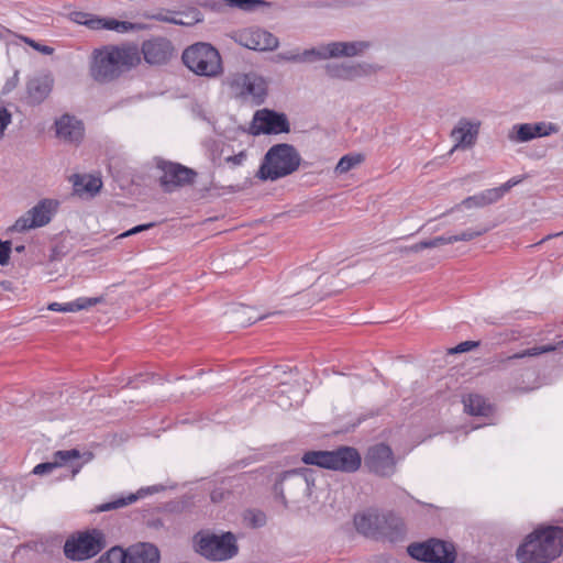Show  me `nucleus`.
<instances>
[{
    "mask_svg": "<svg viewBox=\"0 0 563 563\" xmlns=\"http://www.w3.org/2000/svg\"><path fill=\"white\" fill-rule=\"evenodd\" d=\"M201 5L212 11L238 8L245 12H253L261 8L269 7L271 3L265 0H207Z\"/></svg>",
    "mask_w": 563,
    "mask_h": 563,
    "instance_id": "obj_25",
    "label": "nucleus"
},
{
    "mask_svg": "<svg viewBox=\"0 0 563 563\" xmlns=\"http://www.w3.org/2000/svg\"><path fill=\"white\" fill-rule=\"evenodd\" d=\"M141 51L147 64L162 65L170 58L174 47L169 40L154 37L144 41Z\"/></svg>",
    "mask_w": 563,
    "mask_h": 563,
    "instance_id": "obj_16",
    "label": "nucleus"
},
{
    "mask_svg": "<svg viewBox=\"0 0 563 563\" xmlns=\"http://www.w3.org/2000/svg\"><path fill=\"white\" fill-rule=\"evenodd\" d=\"M163 486H159V485H154V486H148V487H145V488H141L136 494H130L128 497H121V498H118L113 501H109V503H104V504H101L97 507V511L98 512H104V511H109V510H113V509H119V508H122L124 506H128L134 501H136L139 498L147 495V494H153V493H157V492H161L163 490Z\"/></svg>",
    "mask_w": 563,
    "mask_h": 563,
    "instance_id": "obj_27",
    "label": "nucleus"
},
{
    "mask_svg": "<svg viewBox=\"0 0 563 563\" xmlns=\"http://www.w3.org/2000/svg\"><path fill=\"white\" fill-rule=\"evenodd\" d=\"M93 459V453L86 451L81 453L77 449L59 450L53 454V461L37 464L33 468L35 475H46L57 467L68 466L71 472V477H75L85 464Z\"/></svg>",
    "mask_w": 563,
    "mask_h": 563,
    "instance_id": "obj_9",
    "label": "nucleus"
},
{
    "mask_svg": "<svg viewBox=\"0 0 563 563\" xmlns=\"http://www.w3.org/2000/svg\"><path fill=\"white\" fill-rule=\"evenodd\" d=\"M102 181L98 177L93 176H80L76 175L74 180V190L77 194L87 192L90 196H95L100 191Z\"/></svg>",
    "mask_w": 563,
    "mask_h": 563,
    "instance_id": "obj_31",
    "label": "nucleus"
},
{
    "mask_svg": "<svg viewBox=\"0 0 563 563\" xmlns=\"http://www.w3.org/2000/svg\"><path fill=\"white\" fill-rule=\"evenodd\" d=\"M58 202L53 199H42L23 216L18 218L10 228L13 232H25L30 229L41 228L48 224L56 213Z\"/></svg>",
    "mask_w": 563,
    "mask_h": 563,
    "instance_id": "obj_12",
    "label": "nucleus"
},
{
    "mask_svg": "<svg viewBox=\"0 0 563 563\" xmlns=\"http://www.w3.org/2000/svg\"><path fill=\"white\" fill-rule=\"evenodd\" d=\"M153 227H155L154 222L139 224V225H135L132 229L123 232L122 234H120L119 238H126V236H130V235H134L136 233H140V232L146 231L148 229H152Z\"/></svg>",
    "mask_w": 563,
    "mask_h": 563,
    "instance_id": "obj_52",
    "label": "nucleus"
},
{
    "mask_svg": "<svg viewBox=\"0 0 563 563\" xmlns=\"http://www.w3.org/2000/svg\"><path fill=\"white\" fill-rule=\"evenodd\" d=\"M301 163V156L291 144L273 145L265 154L256 176L261 180H277L296 172Z\"/></svg>",
    "mask_w": 563,
    "mask_h": 563,
    "instance_id": "obj_3",
    "label": "nucleus"
},
{
    "mask_svg": "<svg viewBox=\"0 0 563 563\" xmlns=\"http://www.w3.org/2000/svg\"><path fill=\"white\" fill-rule=\"evenodd\" d=\"M324 71L330 78L340 80H354L366 74L363 65L352 63H328Z\"/></svg>",
    "mask_w": 563,
    "mask_h": 563,
    "instance_id": "obj_24",
    "label": "nucleus"
},
{
    "mask_svg": "<svg viewBox=\"0 0 563 563\" xmlns=\"http://www.w3.org/2000/svg\"><path fill=\"white\" fill-rule=\"evenodd\" d=\"M24 250H25V245H23V244L15 245V247H14V251L16 253H22V252H24Z\"/></svg>",
    "mask_w": 563,
    "mask_h": 563,
    "instance_id": "obj_59",
    "label": "nucleus"
},
{
    "mask_svg": "<svg viewBox=\"0 0 563 563\" xmlns=\"http://www.w3.org/2000/svg\"><path fill=\"white\" fill-rule=\"evenodd\" d=\"M363 161V156L361 154L354 155H344L340 158L335 166L336 174H345L358 165Z\"/></svg>",
    "mask_w": 563,
    "mask_h": 563,
    "instance_id": "obj_37",
    "label": "nucleus"
},
{
    "mask_svg": "<svg viewBox=\"0 0 563 563\" xmlns=\"http://www.w3.org/2000/svg\"><path fill=\"white\" fill-rule=\"evenodd\" d=\"M423 242H424L423 245L426 246V249H432V247H438L441 245L452 244L451 235L435 236L430 240H424Z\"/></svg>",
    "mask_w": 563,
    "mask_h": 563,
    "instance_id": "obj_47",
    "label": "nucleus"
},
{
    "mask_svg": "<svg viewBox=\"0 0 563 563\" xmlns=\"http://www.w3.org/2000/svg\"><path fill=\"white\" fill-rule=\"evenodd\" d=\"M508 139L517 143H526L533 140L532 123L515 124L508 134Z\"/></svg>",
    "mask_w": 563,
    "mask_h": 563,
    "instance_id": "obj_36",
    "label": "nucleus"
},
{
    "mask_svg": "<svg viewBox=\"0 0 563 563\" xmlns=\"http://www.w3.org/2000/svg\"><path fill=\"white\" fill-rule=\"evenodd\" d=\"M280 311H274L269 313V316L280 314ZM268 317L266 316H254V310L252 308L245 307V306H239L230 311V318L235 321L240 327H247L252 323L256 322L257 320H262L264 318Z\"/></svg>",
    "mask_w": 563,
    "mask_h": 563,
    "instance_id": "obj_29",
    "label": "nucleus"
},
{
    "mask_svg": "<svg viewBox=\"0 0 563 563\" xmlns=\"http://www.w3.org/2000/svg\"><path fill=\"white\" fill-rule=\"evenodd\" d=\"M498 201V195L497 191L492 189H486L477 195L470 196L465 198L462 201V205L465 208H473V207H485L487 205L494 203Z\"/></svg>",
    "mask_w": 563,
    "mask_h": 563,
    "instance_id": "obj_33",
    "label": "nucleus"
},
{
    "mask_svg": "<svg viewBox=\"0 0 563 563\" xmlns=\"http://www.w3.org/2000/svg\"><path fill=\"white\" fill-rule=\"evenodd\" d=\"M296 471H298L300 473L301 477L305 479L303 492H309L311 486L314 485L313 471L306 468V467L296 468Z\"/></svg>",
    "mask_w": 563,
    "mask_h": 563,
    "instance_id": "obj_48",
    "label": "nucleus"
},
{
    "mask_svg": "<svg viewBox=\"0 0 563 563\" xmlns=\"http://www.w3.org/2000/svg\"><path fill=\"white\" fill-rule=\"evenodd\" d=\"M278 58L286 62L300 63L299 52L288 51L278 54Z\"/></svg>",
    "mask_w": 563,
    "mask_h": 563,
    "instance_id": "obj_54",
    "label": "nucleus"
},
{
    "mask_svg": "<svg viewBox=\"0 0 563 563\" xmlns=\"http://www.w3.org/2000/svg\"><path fill=\"white\" fill-rule=\"evenodd\" d=\"M95 563H124V555L121 547H112L103 553Z\"/></svg>",
    "mask_w": 563,
    "mask_h": 563,
    "instance_id": "obj_40",
    "label": "nucleus"
},
{
    "mask_svg": "<svg viewBox=\"0 0 563 563\" xmlns=\"http://www.w3.org/2000/svg\"><path fill=\"white\" fill-rule=\"evenodd\" d=\"M243 519L251 528H261L266 525V515L258 509H249L244 512Z\"/></svg>",
    "mask_w": 563,
    "mask_h": 563,
    "instance_id": "obj_38",
    "label": "nucleus"
},
{
    "mask_svg": "<svg viewBox=\"0 0 563 563\" xmlns=\"http://www.w3.org/2000/svg\"><path fill=\"white\" fill-rule=\"evenodd\" d=\"M159 20L176 25L191 26L201 22L203 15L197 8H189L184 12H177L174 16H162Z\"/></svg>",
    "mask_w": 563,
    "mask_h": 563,
    "instance_id": "obj_30",
    "label": "nucleus"
},
{
    "mask_svg": "<svg viewBox=\"0 0 563 563\" xmlns=\"http://www.w3.org/2000/svg\"><path fill=\"white\" fill-rule=\"evenodd\" d=\"M331 451H308L301 460L305 464L331 470Z\"/></svg>",
    "mask_w": 563,
    "mask_h": 563,
    "instance_id": "obj_35",
    "label": "nucleus"
},
{
    "mask_svg": "<svg viewBox=\"0 0 563 563\" xmlns=\"http://www.w3.org/2000/svg\"><path fill=\"white\" fill-rule=\"evenodd\" d=\"M12 115L7 108L0 106V137L3 136L4 130L11 123Z\"/></svg>",
    "mask_w": 563,
    "mask_h": 563,
    "instance_id": "obj_49",
    "label": "nucleus"
},
{
    "mask_svg": "<svg viewBox=\"0 0 563 563\" xmlns=\"http://www.w3.org/2000/svg\"><path fill=\"white\" fill-rule=\"evenodd\" d=\"M560 235H563V231L558 232V233L548 234L547 236H544L540 242L536 243L534 245L542 244L543 242L549 241V240L560 236Z\"/></svg>",
    "mask_w": 563,
    "mask_h": 563,
    "instance_id": "obj_58",
    "label": "nucleus"
},
{
    "mask_svg": "<svg viewBox=\"0 0 563 563\" xmlns=\"http://www.w3.org/2000/svg\"><path fill=\"white\" fill-rule=\"evenodd\" d=\"M241 44L254 51H273L278 46V38L263 29H250L241 34Z\"/></svg>",
    "mask_w": 563,
    "mask_h": 563,
    "instance_id": "obj_20",
    "label": "nucleus"
},
{
    "mask_svg": "<svg viewBox=\"0 0 563 563\" xmlns=\"http://www.w3.org/2000/svg\"><path fill=\"white\" fill-rule=\"evenodd\" d=\"M106 545L104 533L92 529L69 537L64 544V554L70 561H85L96 556Z\"/></svg>",
    "mask_w": 563,
    "mask_h": 563,
    "instance_id": "obj_5",
    "label": "nucleus"
},
{
    "mask_svg": "<svg viewBox=\"0 0 563 563\" xmlns=\"http://www.w3.org/2000/svg\"><path fill=\"white\" fill-rule=\"evenodd\" d=\"M156 168L161 172L158 183L165 192H173L177 188L192 185L197 172L180 163L156 158Z\"/></svg>",
    "mask_w": 563,
    "mask_h": 563,
    "instance_id": "obj_8",
    "label": "nucleus"
},
{
    "mask_svg": "<svg viewBox=\"0 0 563 563\" xmlns=\"http://www.w3.org/2000/svg\"><path fill=\"white\" fill-rule=\"evenodd\" d=\"M563 552V528L540 527L530 532L516 550L519 563H550Z\"/></svg>",
    "mask_w": 563,
    "mask_h": 563,
    "instance_id": "obj_1",
    "label": "nucleus"
},
{
    "mask_svg": "<svg viewBox=\"0 0 563 563\" xmlns=\"http://www.w3.org/2000/svg\"><path fill=\"white\" fill-rule=\"evenodd\" d=\"M56 136L68 143H79L84 137V123L75 115L63 114L55 121Z\"/></svg>",
    "mask_w": 563,
    "mask_h": 563,
    "instance_id": "obj_18",
    "label": "nucleus"
},
{
    "mask_svg": "<svg viewBox=\"0 0 563 563\" xmlns=\"http://www.w3.org/2000/svg\"><path fill=\"white\" fill-rule=\"evenodd\" d=\"M365 46L366 44L362 42H332L299 53L300 63H313L341 56L352 57L357 55Z\"/></svg>",
    "mask_w": 563,
    "mask_h": 563,
    "instance_id": "obj_11",
    "label": "nucleus"
},
{
    "mask_svg": "<svg viewBox=\"0 0 563 563\" xmlns=\"http://www.w3.org/2000/svg\"><path fill=\"white\" fill-rule=\"evenodd\" d=\"M143 26L137 23H132L129 21H119L117 19L110 18L108 22V30L115 31L118 33H128L130 31L141 30Z\"/></svg>",
    "mask_w": 563,
    "mask_h": 563,
    "instance_id": "obj_39",
    "label": "nucleus"
},
{
    "mask_svg": "<svg viewBox=\"0 0 563 563\" xmlns=\"http://www.w3.org/2000/svg\"><path fill=\"white\" fill-rule=\"evenodd\" d=\"M561 90H563V82L561 84V87H560Z\"/></svg>",
    "mask_w": 563,
    "mask_h": 563,
    "instance_id": "obj_60",
    "label": "nucleus"
},
{
    "mask_svg": "<svg viewBox=\"0 0 563 563\" xmlns=\"http://www.w3.org/2000/svg\"><path fill=\"white\" fill-rule=\"evenodd\" d=\"M380 523L376 539H386L390 542H397L405 537V523L402 519L394 512H380Z\"/></svg>",
    "mask_w": 563,
    "mask_h": 563,
    "instance_id": "obj_21",
    "label": "nucleus"
},
{
    "mask_svg": "<svg viewBox=\"0 0 563 563\" xmlns=\"http://www.w3.org/2000/svg\"><path fill=\"white\" fill-rule=\"evenodd\" d=\"M379 515L380 512L376 510H367L363 514L355 515L354 526L356 530L366 537L376 539L377 527L380 523Z\"/></svg>",
    "mask_w": 563,
    "mask_h": 563,
    "instance_id": "obj_26",
    "label": "nucleus"
},
{
    "mask_svg": "<svg viewBox=\"0 0 563 563\" xmlns=\"http://www.w3.org/2000/svg\"><path fill=\"white\" fill-rule=\"evenodd\" d=\"M481 344L479 341H464L459 343L456 346L450 349L451 354L464 353L468 352L475 347H478Z\"/></svg>",
    "mask_w": 563,
    "mask_h": 563,
    "instance_id": "obj_46",
    "label": "nucleus"
},
{
    "mask_svg": "<svg viewBox=\"0 0 563 563\" xmlns=\"http://www.w3.org/2000/svg\"><path fill=\"white\" fill-rule=\"evenodd\" d=\"M181 59L190 71L200 77L214 78L223 73L221 55L209 43L190 45L183 52Z\"/></svg>",
    "mask_w": 563,
    "mask_h": 563,
    "instance_id": "obj_4",
    "label": "nucleus"
},
{
    "mask_svg": "<svg viewBox=\"0 0 563 563\" xmlns=\"http://www.w3.org/2000/svg\"><path fill=\"white\" fill-rule=\"evenodd\" d=\"M245 159H246V154H245V152L242 151L239 154L227 157L225 162L230 163L234 166H239V165H242Z\"/></svg>",
    "mask_w": 563,
    "mask_h": 563,
    "instance_id": "obj_55",
    "label": "nucleus"
},
{
    "mask_svg": "<svg viewBox=\"0 0 563 563\" xmlns=\"http://www.w3.org/2000/svg\"><path fill=\"white\" fill-rule=\"evenodd\" d=\"M479 122H471L465 118L460 119L451 132V136L456 141L453 150L457 147H472L476 142L479 132Z\"/></svg>",
    "mask_w": 563,
    "mask_h": 563,
    "instance_id": "obj_22",
    "label": "nucleus"
},
{
    "mask_svg": "<svg viewBox=\"0 0 563 563\" xmlns=\"http://www.w3.org/2000/svg\"><path fill=\"white\" fill-rule=\"evenodd\" d=\"M423 244H424V242H423V241H420V242H418V243H416V244H412V245H410V246H406V247L404 249V252H408V253H419V252H421L422 250H424V249H426V246H424Z\"/></svg>",
    "mask_w": 563,
    "mask_h": 563,
    "instance_id": "obj_57",
    "label": "nucleus"
},
{
    "mask_svg": "<svg viewBox=\"0 0 563 563\" xmlns=\"http://www.w3.org/2000/svg\"><path fill=\"white\" fill-rule=\"evenodd\" d=\"M109 20L110 18H99L90 14L85 25L90 30H108Z\"/></svg>",
    "mask_w": 563,
    "mask_h": 563,
    "instance_id": "obj_45",
    "label": "nucleus"
},
{
    "mask_svg": "<svg viewBox=\"0 0 563 563\" xmlns=\"http://www.w3.org/2000/svg\"><path fill=\"white\" fill-rule=\"evenodd\" d=\"M562 346H563V340L560 341L558 344H545V345H541V346H532V347L526 349L521 352L509 355L504 361L509 362L512 360H520V358H525V357H534V356H539L543 353L553 352Z\"/></svg>",
    "mask_w": 563,
    "mask_h": 563,
    "instance_id": "obj_34",
    "label": "nucleus"
},
{
    "mask_svg": "<svg viewBox=\"0 0 563 563\" xmlns=\"http://www.w3.org/2000/svg\"><path fill=\"white\" fill-rule=\"evenodd\" d=\"M532 132L534 134V139L549 136L553 133H558L559 126L551 122H537L532 123Z\"/></svg>",
    "mask_w": 563,
    "mask_h": 563,
    "instance_id": "obj_42",
    "label": "nucleus"
},
{
    "mask_svg": "<svg viewBox=\"0 0 563 563\" xmlns=\"http://www.w3.org/2000/svg\"><path fill=\"white\" fill-rule=\"evenodd\" d=\"M54 80L49 75L35 76L27 80L26 92L31 104L42 103L51 93Z\"/></svg>",
    "mask_w": 563,
    "mask_h": 563,
    "instance_id": "obj_23",
    "label": "nucleus"
},
{
    "mask_svg": "<svg viewBox=\"0 0 563 563\" xmlns=\"http://www.w3.org/2000/svg\"><path fill=\"white\" fill-rule=\"evenodd\" d=\"M25 43H27L31 47L36 49L40 53L45 55H51L54 53V48L47 45L40 44L30 37H22Z\"/></svg>",
    "mask_w": 563,
    "mask_h": 563,
    "instance_id": "obj_50",
    "label": "nucleus"
},
{
    "mask_svg": "<svg viewBox=\"0 0 563 563\" xmlns=\"http://www.w3.org/2000/svg\"><path fill=\"white\" fill-rule=\"evenodd\" d=\"M124 563H159L161 552L158 548L150 542H139L122 549Z\"/></svg>",
    "mask_w": 563,
    "mask_h": 563,
    "instance_id": "obj_19",
    "label": "nucleus"
},
{
    "mask_svg": "<svg viewBox=\"0 0 563 563\" xmlns=\"http://www.w3.org/2000/svg\"><path fill=\"white\" fill-rule=\"evenodd\" d=\"M230 87L236 97L245 100L250 99L256 106L262 104L267 96L266 80L255 73L233 75Z\"/></svg>",
    "mask_w": 563,
    "mask_h": 563,
    "instance_id": "obj_10",
    "label": "nucleus"
},
{
    "mask_svg": "<svg viewBox=\"0 0 563 563\" xmlns=\"http://www.w3.org/2000/svg\"><path fill=\"white\" fill-rule=\"evenodd\" d=\"M365 464L372 473L379 476H390L396 468L393 450L385 443H378L368 449Z\"/></svg>",
    "mask_w": 563,
    "mask_h": 563,
    "instance_id": "obj_14",
    "label": "nucleus"
},
{
    "mask_svg": "<svg viewBox=\"0 0 563 563\" xmlns=\"http://www.w3.org/2000/svg\"><path fill=\"white\" fill-rule=\"evenodd\" d=\"M289 131L290 124L285 113L271 109H262L255 112L252 125L253 135L280 134Z\"/></svg>",
    "mask_w": 563,
    "mask_h": 563,
    "instance_id": "obj_13",
    "label": "nucleus"
},
{
    "mask_svg": "<svg viewBox=\"0 0 563 563\" xmlns=\"http://www.w3.org/2000/svg\"><path fill=\"white\" fill-rule=\"evenodd\" d=\"M19 84V71L15 70L13 76L8 78L3 88H2V95H8L10 93L12 90H14L16 88Z\"/></svg>",
    "mask_w": 563,
    "mask_h": 563,
    "instance_id": "obj_51",
    "label": "nucleus"
},
{
    "mask_svg": "<svg viewBox=\"0 0 563 563\" xmlns=\"http://www.w3.org/2000/svg\"><path fill=\"white\" fill-rule=\"evenodd\" d=\"M407 550L412 559L424 563H454L456 560L454 544L440 539H429L426 542L412 543Z\"/></svg>",
    "mask_w": 563,
    "mask_h": 563,
    "instance_id": "obj_7",
    "label": "nucleus"
},
{
    "mask_svg": "<svg viewBox=\"0 0 563 563\" xmlns=\"http://www.w3.org/2000/svg\"><path fill=\"white\" fill-rule=\"evenodd\" d=\"M303 489L305 479L296 468L283 472L274 483L273 487L275 497L283 503L284 507H287L286 493L295 496L298 493L303 492Z\"/></svg>",
    "mask_w": 563,
    "mask_h": 563,
    "instance_id": "obj_15",
    "label": "nucleus"
},
{
    "mask_svg": "<svg viewBox=\"0 0 563 563\" xmlns=\"http://www.w3.org/2000/svg\"><path fill=\"white\" fill-rule=\"evenodd\" d=\"M140 60L136 46H102L92 52L90 75L96 81L107 84L136 66Z\"/></svg>",
    "mask_w": 563,
    "mask_h": 563,
    "instance_id": "obj_2",
    "label": "nucleus"
},
{
    "mask_svg": "<svg viewBox=\"0 0 563 563\" xmlns=\"http://www.w3.org/2000/svg\"><path fill=\"white\" fill-rule=\"evenodd\" d=\"M519 183H520L519 179L510 178L508 181L503 184L500 187L490 188V189L497 191L498 200H499L510 188H512L514 186H516Z\"/></svg>",
    "mask_w": 563,
    "mask_h": 563,
    "instance_id": "obj_53",
    "label": "nucleus"
},
{
    "mask_svg": "<svg viewBox=\"0 0 563 563\" xmlns=\"http://www.w3.org/2000/svg\"><path fill=\"white\" fill-rule=\"evenodd\" d=\"M331 470L344 473L356 472L362 464L358 451L352 446H340L331 451Z\"/></svg>",
    "mask_w": 563,
    "mask_h": 563,
    "instance_id": "obj_17",
    "label": "nucleus"
},
{
    "mask_svg": "<svg viewBox=\"0 0 563 563\" xmlns=\"http://www.w3.org/2000/svg\"><path fill=\"white\" fill-rule=\"evenodd\" d=\"M518 338L517 332L514 330H500V331H492L488 333V339L494 344H504L510 341H514Z\"/></svg>",
    "mask_w": 563,
    "mask_h": 563,
    "instance_id": "obj_41",
    "label": "nucleus"
},
{
    "mask_svg": "<svg viewBox=\"0 0 563 563\" xmlns=\"http://www.w3.org/2000/svg\"><path fill=\"white\" fill-rule=\"evenodd\" d=\"M197 552L209 561H227L239 552L235 536L228 531L221 536L208 534L197 542Z\"/></svg>",
    "mask_w": 563,
    "mask_h": 563,
    "instance_id": "obj_6",
    "label": "nucleus"
},
{
    "mask_svg": "<svg viewBox=\"0 0 563 563\" xmlns=\"http://www.w3.org/2000/svg\"><path fill=\"white\" fill-rule=\"evenodd\" d=\"M68 253V247L63 242H58L54 244L48 254V261L49 262H59L62 261L66 254Z\"/></svg>",
    "mask_w": 563,
    "mask_h": 563,
    "instance_id": "obj_44",
    "label": "nucleus"
},
{
    "mask_svg": "<svg viewBox=\"0 0 563 563\" xmlns=\"http://www.w3.org/2000/svg\"><path fill=\"white\" fill-rule=\"evenodd\" d=\"M103 301V297H80L74 301H69L66 303L52 302L48 305V310L58 311V312H75L84 309H88L97 303Z\"/></svg>",
    "mask_w": 563,
    "mask_h": 563,
    "instance_id": "obj_28",
    "label": "nucleus"
},
{
    "mask_svg": "<svg viewBox=\"0 0 563 563\" xmlns=\"http://www.w3.org/2000/svg\"><path fill=\"white\" fill-rule=\"evenodd\" d=\"M488 231V228L481 227L478 229H467L460 234L451 235L452 243L460 242V241H471L475 238H478L483 234H485Z\"/></svg>",
    "mask_w": 563,
    "mask_h": 563,
    "instance_id": "obj_43",
    "label": "nucleus"
},
{
    "mask_svg": "<svg viewBox=\"0 0 563 563\" xmlns=\"http://www.w3.org/2000/svg\"><path fill=\"white\" fill-rule=\"evenodd\" d=\"M89 15H90V13L75 11L70 14V18H71V21H74L75 23L85 25Z\"/></svg>",
    "mask_w": 563,
    "mask_h": 563,
    "instance_id": "obj_56",
    "label": "nucleus"
},
{
    "mask_svg": "<svg viewBox=\"0 0 563 563\" xmlns=\"http://www.w3.org/2000/svg\"><path fill=\"white\" fill-rule=\"evenodd\" d=\"M465 411L472 416H488L492 408L486 399L477 394H471L464 399Z\"/></svg>",
    "mask_w": 563,
    "mask_h": 563,
    "instance_id": "obj_32",
    "label": "nucleus"
}]
</instances>
